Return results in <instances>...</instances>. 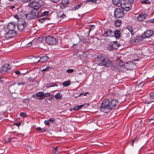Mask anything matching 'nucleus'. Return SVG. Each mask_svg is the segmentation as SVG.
I'll list each match as a JSON object with an SVG mask.
<instances>
[{"mask_svg": "<svg viewBox=\"0 0 154 154\" xmlns=\"http://www.w3.org/2000/svg\"><path fill=\"white\" fill-rule=\"evenodd\" d=\"M119 45L116 41H113L111 42L107 46V49L109 51L115 50L118 48Z\"/></svg>", "mask_w": 154, "mask_h": 154, "instance_id": "0eeeda50", "label": "nucleus"}, {"mask_svg": "<svg viewBox=\"0 0 154 154\" xmlns=\"http://www.w3.org/2000/svg\"><path fill=\"white\" fill-rule=\"evenodd\" d=\"M41 60V63H43L47 61L49 57L47 56H44L40 57Z\"/></svg>", "mask_w": 154, "mask_h": 154, "instance_id": "412c9836", "label": "nucleus"}, {"mask_svg": "<svg viewBox=\"0 0 154 154\" xmlns=\"http://www.w3.org/2000/svg\"><path fill=\"white\" fill-rule=\"evenodd\" d=\"M52 152L53 154H58V146L53 147Z\"/></svg>", "mask_w": 154, "mask_h": 154, "instance_id": "bb28decb", "label": "nucleus"}, {"mask_svg": "<svg viewBox=\"0 0 154 154\" xmlns=\"http://www.w3.org/2000/svg\"><path fill=\"white\" fill-rule=\"evenodd\" d=\"M75 70L72 69H69L66 70L67 72L68 73H71L72 72Z\"/></svg>", "mask_w": 154, "mask_h": 154, "instance_id": "a19ab883", "label": "nucleus"}, {"mask_svg": "<svg viewBox=\"0 0 154 154\" xmlns=\"http://www.w3.org/2000/svg\"><path fill=\"white\" fill-rule=\"evenodd\" d=\"M37 97H38V99L43 100L45 99L44 94L41 92H38L36 93Z\"/></svg>", "mask_w": 154, "mask_h": 154, "instance_id": "f3484780", "label": "nucleus"}, {"mask_svg": "<svg viewBox=\"0 0 154 154\" xmlns=\"http://www.w3.org/2000/svg\"><path fill=\"white\" fill-rule=\"evenodd\" d=\"M47 19L46 17H44L42 18H40L38 20L39 22H40L41 23H42L45 22V20H46Z\"/></svg>", "mask_w": 154, "mask_h": 154, "instance_id": "f704fd0d", "label": "nucleus"}, {"mask_svg": "<svg viewBox=\"0 0 154 154\" xmlns=\"http://www.w3.org/2000/svg\"><path fill=\"white\" fill-rule=\"evenodd\" d=\"M123 9L121 8H116L115 9L114 12L115 17L116 18H119L123 17L124 15V12Z\"/></svg>", "mask_w": 154, "mask_h": 154, "instance_id": "39448f33", "label": "nucleus"}, {"mask_svg": "<svg viewBox=\"0 0 154 154\" xmlns=\"http://www.w3.org/2000/svg\"><path fill=\"white\" fill-rule=\"evenodd\" d=\"M82 5V3H80L75 5L74 7V10H78Z\"/></svg>", "mask_w": 154, "mask_h": 154, "instance_id": "c85d7f7f", "label": "nucleus"}, {"mask_svg": "<svg viewBox=\"0 0 154 154\" xmlns=\"http://www.w3.org/2000/svg\"><path fill=\"white\" fill-rule=\"evenodd\" d=\"M87 2L91 3H95L97 2V0H87Z\"/></svg>", "mask_w": 154, "mask_h": 154, "instance_id": "79ce46f5", "label": "nucleus"}, {"mask_svg": "<svg viewBox=\"0 0 154 154\" xmlns=\"http://www.w3.org/2000/svg\"><path fill=\"white\" fill-rule=\"evenodd\" d=\"M45 41L47 43L50 45H54L56 42V41L54 38L48 35L46 37Z\"/></svg>", "mask_w": 154, "mask_h": 154, "instance_id": "6e6552de", "label": "nucleus"}, {"mask_svg": "<svg viewBox=\"0 0 154 154\" xmlns=\"http://www.w3.org/2000/svg\"><path fill=\"white\" fill-rule=\"evenodd\" d=\"M21 123L20 122L17 123L15 124L14 125L17 126H19L20 125Z\"/></svg>", "mask_w": 154, "mask_h": 154, "instance_id": "052dcab7", "label": "nucleus"}, {"mask_svg": "<svg viewBox=\"0 0 154 154\" xmlns=\"http://www.w3.org/2000/svg\"><path fill=\"white\" fill-rule=\"evenodd\" d=\"M46 131V130L42 128V130H41V132H44Z\"/></svg>", "mask_w": 154, "mask_h": 154, "instance_id": "774afa93", "label": "nucleus"}, {"mask_svg": "<svg viewBox=\"0 0 154 154\" xmlns=\"http://www.w3.org/2000/svg\"><path fill=\"white\" fill-rule=\"evenodd\" d=\"M103 35L105 37H107V36H109L108 34V32L107 30L103 34Z\"/></svg>", "mask_w": 154, "mask_h": 154, "instance_id": "de8ad7c7", "label": "nucleus"}, {"mask_svg": "<svg viewBox=\"0 0 154 154\" xmlns=\"http://www.w3.org/2000/svg\"><path fill=\"white\" fill-rule=\"evenodd\" d=\"M20 116H22L23 117H26V116L27 115L26 113L25 112H21L20 114Z\"/></svg>", "mask_w": 154, "mask_h": 154, "instance_id": "37998d69", "label": "nucleus"}, {"mask_svg": "<svg viewBox=\"0 0 154 154\" xmlns=\"http://www.w3.org/2000/svg\"><path fill=\"white\" fill-rule=\"evenodd\" d=\"M112 110L109 101L108 99H105L102 103L100 110L105 113L109 112Z\"/></svg>", "mask_w": 154, "mask_h": 154, "instance_id": "f257e3e1", "label": "nucleus"}, {"mask_svg": "<svg viewBox=\"0 0 154 154\" xmlns=\"http://www.w3.org/2000/svg\"><path fill=\"white\" fill-rule=\"evenodd\" d=\"M57 86V84L54 82H52L50 83L48 86V88H49L51 87H54V86Z\"/></svg>", "mask_w": 154, "mask_h": 154, "instance_id": "473e14b6", "label": "nucleus"}, {"mask_svg": "<svg viewBox=\"0 0 154 154\" xmlns=\"http://www.w3.org/2000/svg\"><path fill=\"white\" fill-rule=\"evenodd\" d=\"M83 106L84 105H80V106H79V109H81L83 107Z\"/></svg>", "mask_w": 154, "mask_h": 154, "instance_id": "69168bd1", "label": "nucleus"}, {"mask_svg": "<svg viewBox=\"0 0 154 154\" xmlns=\"http://www.w3.org/2000/svg\"><path fill=\"white\" fill-rule=\"evenodd\" d=\"M55 96V97L57 99L58 98V93L56 94Z\"/></svg>", "mask_w": 154, "mask_h": 154, "instance_id": "338daca9", "label": "nucleus"}, {"mask_svg": "<svg viewBox=\"0 0 154 154\" xmlns=\"http://www.w3.org/2000/svg\"><path fill=\"white\" fill-rule=\"evenodd\" d=\"M79 109V106H76L74 107L73 108V110H78Z\"/></svg>", "mask_w": 154, "mask_h": 154, "instance_id": "603ef678", "label": "nucleus"}, {"mask_svg": "<svg viewBox=\"0 0 154 154\" xmlns=\"http://www.w3.org/2000/svg\"><path fill=\"white\" fill-rule=\"evenodd\" d=\"M97 58L102 60L99 63V65L101 66L108 67L112 64V63L109 60L107 59H104L102 55H100L97 57Z\"/></svg>", "mask_w": 154, "mask_h": 154, "instance_id": "f03ea898", "label": "nucleus"}, {"mask_svg": "<svg viewBox=\"0 0 154 154\" xmlns=\"http://www.w3.org/2000/svg\"><path fill=\"white\" fill-rule=\"evenodd\" d=\"M145 84V82L143 81L142 82H140L139 84V87L140 88H142L143 86V85Z\"/></svg>", "mask_w": 154, "mask_h": 154, "instance_id": "ea45409f", "label": "nucleus"}, {"mask_svg": "<svg viewBox=\"0 0 154 154\" xmlns=\"http://www.w3.org/2000/svg\"><path fill=\"white\" fill-rule=\"evenodd\" d=\"M43 3L42 0H39L37 2H32L29 5L31 8H33L32 10L36 11L38 10V9L43 5Z\"/></svg>", "mask_w": 154, "mask_h": 154, "instance_id": "7ed1b4c3", "label": "nucleus"}, {"mask_svg": "<svg viewBox=\"0 0 154 154\" xmlns=\"http://www.w3.org/2000/svg\"><path fill=\"white\" fill-rule=\"evenodd\" d=\"M13 138V137H9L8 138L7 140H6V142L7 143H10L12 140V139Z\"/></svg>", "mask_w": 154, "mask_h": 154, "instance_id": "49530a36", "label": "nucleus"}, {"mask_svg": "<svg viewBox=\"0 0 154 154\" xmlns=\"http://www.w3.org/2000/svg\"><path fill=\"white\" fill-rule=\"evenodd\" d=\"M149 96L151 97V98L154 100V91L150 92L149 94Z\"/></svg>", "mask_w": 154, "mask_h": 154, "instance_id": "c9c22d12", "label": "nucleus"}, {"mask_svg": "<svg viewBox=\"0 0 154 154\" xmlns=\"http://www.w3.org/2000/svg\"><path fill=\"white\" fill-rule=\"evenodd\" d=\"M45 97H49L50 96V94L49 93H46L45 94Z\"/></svg>", "mask_w": 154, "mask_h": 154, "instance_id": "3c124183", "label": "nucleus"}, {"mask_svg": "<svg viewBox=\"0 0 154 154\" xmlns=\"http://www.w3.org/2000/svg\"><path fill=\"white\" fill-rule=\"evenodd\" d=\"M71 84V82L70 81H67L63 82V86L65 87L69 86Z\"/></svg>", "mask_w": 154, "mask_h": 154, "instance_id": "393cba45", "label": "nucleus"}, {"mask_svg": "<svg viewBox=\"0 0 154 154\" xmlns=\"http://www.w3.org/2000/svg\"><path fill=\"white\" fill-rule=\"evenodd\" d=\"M115 23L116 26L118 27L121 25V21L120 20H118L115 21Z\"/></svg>", "mask_w": 154, "mask_h": 154, "instance_id": "a878e982", "label": "nucleus"}, {"mask_svg": "<svg viewBox=\"0 0 154 154\" xmlns=\"http://www.w3.org/2000/svg\"><path fill=\"white\" fill-rule=\"evenodd\" d=\"M27 45H28V46L30 47L32 45V42H29L28 44H27Z\"/></svg>", "mask_w": 154, "mask_h": 154, "instance_id": "e2e57ef3", "label": "nucleus"}, {"mask_svg": "<svg viewBox=\"0 0 154 154\" xmlns=\"http://www.w3.org/2000/svg\"><path fill=\"white\" fill-rule=\"evenodd\" d=\"M131 4L124 2V4H122V5H121V8L123 9L124 11H128L130 10L131 8Z\"/></svg>", "mask_w": 154, "mask_h": 154, "instance_id": "9b49d317", "label": "nucleus"}, {"mask_svg": "<svg viewBox=\"0 0 154 154\" xmlns=\"http://www.w3.org/2000/svg\"><path fill=\"white\" fill-rule=\"evenodd\" d=\"M66 17V16L63 13L61 15L58 16V22L60 21L62 19H65Z\"/></svg>", "mask_w": 154, "mask_h": 154, "instance_id": "5701e85b", "label": "nucleus"}, {"mask_svg": "<svg viewBox=\"0 0 154 154\" xmlns=\"http://www.w3.org/2000/svg\"><path fill=\"white\" fill-rule=\"evenodd\" d=\"M154 102V100L151 98V97L149 96L147 98L145 99L144 103L145 104H149Z\"/></svg>", "mask_w": 154, "mask_h": 154, "instance_id": "a211bd4d", "label": "nucleus"}, {"mask_svg": "<svg viewBox=\"0 0 154 154\" xmlns=\"http://www.w3.org/2000/svg\"><path fill=\"white\" fill-rule=\"evenodd\" d=\"M117 63L118 65L120 66H122L124 65V63L122 61L120 60V59H118L117 61Z\"/></svg>", "mask_w": 154, "mask_h": 154, "instance_id": "c756f323", "label": "nucleus"}, {"mask_svg": "<svg viewBox=\"0 0 154 154\" xmlns=\"http://www.w3.org/2000/svg\"><path fill=\"white\" fill-rule=\"evenodd\" d=\"M107 31L109 37H112V34L114 33V32L110 29L107 30Z\"/></svg>", "mask_w": 154, "mask_h": 154, "instance_id": "7c9ffc66", "label": "nucleus"}, {"mask_svg": "<svg viewBox=\"0 0 154 154\" xmlns=\"http://www.w3.org/2000/svg\"><path fill=\"white\" fill-rule=\"evenodd\" d=\"M62 97V95L61 94L58 93V99H61Z\"/></svg>", "mask_w": 154, "mask_h": 154, "instance_id": "13d9d810", "label": "nucleus"}, {"mask_svg": "<svg viewBox=\"0 0 154 154\" xmlns=\"http://www.w3.org/2000/svg\"><path fill=\"white\" fill-rule=\"evenodd\" d=\"M153 34V31L151 30H146L143 34L142 35V38H148L151 37Z\"/></svg>", "mask_w": 154, "mask_h": 154, "instance_id": "9d476101", "label": "nucleus"}, {"mask_svg": "<svg viewBox=\"0 0 154 154\" xmlns=\"http://www.w3.org/2000/svg\"><path fill=\"white\" fill-rule=\"evenodd\" d=\"M15 8V6L14 5H13V6H11V7H10V9L11 10H12L13 8Z\"/></svg>", "mask_w": 154, "mask_h": 154, "instance_id": "0e129e2a", "label": "nucleus"}, {"mask_svg": "<svg viewBox=\"0 0 154 154\" xmlns=\"http://www.w3.org/2000/svg\"><path fill=\"white\" fill-rule=\"evenodd\" d=\"M89 94V93L88 92H87L85 93H84V92L80 94L79 96H80L83 95H84V96H85L86 95V94Z\"/></svg>", "mask_w": 154, "mask_h": 154, "instance_id": "a18cd8bd", "label": "nucleus"}, {"mask_svg": "<svg viewBox=\"0 0 154 154\" xmlns=\"http://www.w3.org/2000/svg\"><path fill=\"white\" fill-rule=\"evenodd\" d=\"M15 72L18 75H19L21 74L20 72L18 70L15 71Z\"/></svg>", "mask_w": 154, "mask_h": 154, "instance_id": "09e8293b", "label": "nucleus"}, {"mask_svg": "<svg viewBox=\"0 0 154 154\" xmlns=\"http://www.w3.org/2000/svg\"><path fill=\"white\" fill-rule=\"evenodd\" d=\"M124 2L125 3L133 4L134 2V0H124Z\"/></svg>", "mask_w": 154, "mask_h": 154, "instance_id": "72a5a7b5", "label": "nucleus"}, {"mask_svg": "<svg viewBox=\"0 0 154 154\" xmlns=\"http://www.w3.org/2000/svg\"><path fill=\"white\" fill-rule=\"evenodd\" d=\"M136 139H137V137H136L134 138V139H133L132 140V143L131 144V145L132 146H134V142L135 141Z\"/></svg>", "mask_w": 154, "mask_h": 154, "instance_id": "c03bdc74", "label": "nucleus"}, {"mask_svg": "<svg viewBox=\"0 0 154 154\" xmlns=\"http://www.w3.org/2000/svg\"><path fill=\"white\" fill-rule=\"evenodd\" d=\"M17 32L15 30H10L6 33L5 36L3 37V40H8L12 38H13L15 37Z\"/></svg>", "mask_w": 154, "mask_h": 154, "instance_id": "423d86ee", "label": "nucleus"}, {"mask_svg": "<svg viewBox=\"0 0 154 154\" xmlns=\"http://www.w3.org/2000/svg\"><path fill=\"white\" fill-rule=\"evenodd\" d=\"M44 123L46 125H49V122L48 120H45L44 121Z\"/></svg>", "mask_w": 154, "mask_h": 154, "instance_id": "8fccbe9b", "label": "nucleus"}, {"mask_svg": "<svg viewBox=\"0 0 154 154\" xmlns=\"http://www.w3.org/2000/svg\"><path fill=\"white\" fill-rule=\"evenodd\" d=\"M25 84V83L23 82H18L17 83L18 85H23Z\"/></svg>", "mask_w": 154, "mask_h": 154, "instance_id": "4d7b16f0", "label": "nucleus"}, {"mask_svg": "<svg viewBox=\"0 0 154 154\" xmlns=\"http://www.w3.org/2000/svg\"><path fill=\"white\" fill-rule=\"evenodd\" d=\"M138 37H136V38H134L131 37L130 41V42L131 43H134L139 42V39H138Z\"/></svg>", "mask_w": 154, "mask_h": 154, "instance_id": "aec40b11", "label": "nucleus"}, {"mask_svg": "<svg viewBox=\"0 0 154 154\" xmlns=\"http://www.w3.org/2000/svg\"><path fill=\"white\" fill-rule=\"evenodd\" d=\"M26 25V23L24 21L18 23L17 25V28L18 31L20 32L23 31Z\"/></svg>", "mask_w": 154, "mask_h": 154, "instance_id": "1a4fd4ad", "label": "nucleus"}, {"mask_svg": "<svg viewBox=\"0 0 154 154\" xmlns=\"http://www.w3.org/2000/svg\"><path fill=\"white\" fill-rule=\"evenodd\" d=\"M49 12L48 11H45L43 12L41 15V16H44L47 15L48 14Z\"/></svg>", "mask_w": 154, "mask_h": 154, "instance_id": "e433bc0d", "label": "nucleus"}, {"mask_svg": "<svg viewBox=\"0 0 154 154\" xmlns=\"http://www.w3.org/2000/svg\"><path fill=\"white\" fill-rule=\"evenodd\" d=\"M149 22L151 23H154V19H152L149 20Z\"/></svg>", "mask_w": 154, "mask_h": 154, "instance_id": "bf43d9fd", "label": "nucleus"}, {"mask_svg": "<svg viewBox=\"0 0 154 154\" xmlns=\"http://www.w3.org/2000/svg\"><path fill=\"white\" fill-rule=\"evenodd\" d=\"M112 2L115 5H120L121 6V5L122 4L121 0H112Z\"/></svg>", "mask_w": 154, "mask_h": 154, "instance_id": "4be33fe9", "label": "nucleus"}, {"mask_svg": "<svg viewBox=\"0 0 154 154\" xmlns=\"http://www.w3.org/2000/svg\"><path fill=\"white\" fill-rule=\"evenodd\" d=\"M147 16L146 14L144 13H142L140 14L137 17V19L139 21H141L144 20L146 17Z\"/></svg>", "mask_w": 154, "mask_h": 154, "instance_id": "2eb2a0df", "label": "nucleus"}, {"mask_svg": "<svg viewBox=\"0 0 154 154\" xmlns=\"http://www.w3.org/2000/svg\"><path fill=\"white\" fill-rule=\"evenodd\" d=\"M51 69V68L50 67H48L47 68L42 69V72H43L45 71H49Z\"/></svg>", "mask_w": 154, "mask_h": 154, "instance_id": "58836bf2", "label": "nucleus"}, {"mask_svg": "<svg viewBox=\"0 0 154 154\" xmlns=\"http://www.w3.org/2000/svg\"><path fill=\"white\" fill-rule=\"evenodd\" d=\"M14 17L15 18H16L18 20L20 18V17L17 14L14 15Z\"/></svg>", "mask_w": 154, "mask_h": 154, "instance_id": "864d4df0", "label": "nucleus"}, {"mask_svg": "<svg viewBox=\"0 0 154 154\" xmlns=\"http://www.w3.org/2000/svg\"><path fill=\"white\" fill-rule=\"evenodd\" d=\"M36 130L37 131H41V130H42V128H41L40 127H38L36 129Z\"/></svg>", "mask_w": 154, "mask_h": 154, "instance_id": "5fc2aeb1", "label": "nucleus"}, {"mask_svg": "<svg viewBox=\"0 0 154 154\" xmlns=\"http://www.w3.org/2000/svg\"><path fill=\"white\" fill-rule=\"evenodd\" d=\"M109 102L112 109L113 108L117 107L118 106V101L117 100L115 99L109 101Z\"/></svg>", "mask_w": 154, "mask_h": 154, "instance_id": "4468645a", "label": "nucleus"}, {"mask_svg": "<svg viewBox=\"0 0 154 154\" xmlns=\"http://www.w3.org/2000/svg\"><path fill=\"white\" fill-rule=\"evenodd\" d=\"M39 14V11L38 10H36L35 11V10L32 9L29 13L26 14L25 16L27 19L32 20L37 17Z\"/></svg>", "mask_w": 154, "mask_h": 154, "instance_id": "20e7f679", "label": "nucleus"}, {"mask_svg": "<svg viewBox=\"0 0 154 154\" xmlns=\"http://www.w3.org/2000/svg\"><path fill=\"white\" fill-rule=\"evenodd\" d=\"M48 121L49 122H53L54 121V118H51L50 119H49L48 120Z\"/></svg>", "mask_w": 154, "mask_h": 154, "instance_id": "6e6d98bb", "label": "nucleus"}, {"mask_svg": "<svg viewBox=\"0 0 154 154\" xmlns=\"http://www.w3.org/2000/svg\"><path fill=\"white\" fill-rule=\"evenodd\" d=\"M95 28V26L94 25H91L89 27V32L91 30H93Z\"/></svg>", "mask_w": 154, "mask_h": 154, "instance_id": "4c0bfd02", "label": "nucleus"}, {"mask_svg": "<svg viewBox=\"0 0 154 154\" xmlns=\"http://www.w3.org/2000/svg\"><path fill=\"white\" fill-rule=\"evenodd\" d=\"M141 3L142 4H149L150 2L148 0H145L141 1Z\"/></svg>", "mask_w": 154, "mask_h": 154, "instance_id": "2f4dec72", "label": "nucleus"}, {"mask_svg": "<svg viewBox=\"0 0 154 154\" xmlns=\"http://www.w3.org/2000/svg\"><path fill=\"white\" fill-rule=\"evenodd\" d=\"M35 59H38L37 61H36V60H35L33 63H38L39 62L41 63V59L40 57L38 56H35L33 57Z\"/></svg>", "mask_w": 154, "mask_h": 154, "instance_id": "6ab92c4d", "label": "nucleus"}, {"mask_svg": "<svg viewBox=\"0 0 154 154\" xmlns=\"http://www.w3.org/2000/svg\"><path fill=\"white\" fill-rule=\"evenodd\" d=\"M15 27L16 23L14 22H11L7 25V27L9 30H15Z\"/></svg>", "mask_w": 154, "mask_h": 154, "instance_id": "dca6fc26", "label": "nucleus"}, {"mask_svg": "<svg viewBox=\"0 0 154 154\" xmlns=\"http://www.w3.org/2000/svg\"><path fill=\"white\" fill-rule=\"evenodd\" d=\"M1 69L3 71L9 72L11 71V67L9 64H5L2 67Z\"/></svg>", "mask_w": 154, "mask_h": 154, "instance_id": "ddd939ff", "label": "nucleus"}, {"mask_svg": "<svg viewBox=\"0 0 154 154\" xmlns=\"http://www.w3.org/2000/svg\"><path fill=\"white\" fill-rule=\"evenodd\" d=\"M61 5H60V8L61 9H63L66 7L69 4V0H61V3H60Z\"/></svg>", "mask_w": 154, "mask_h": 154, "instance_id": "f8f14e48", "label": "nucleus"}, {"mask_svg": "<svg viewBox=\"0 0 154 154\" xmlns=\"http://www.w3.org/2000/svg\"><path fill=\"white\" fill-rule=\"evenodd\" d=\"M51 1L54 3H57L58 2V0H51Z\"/></svg>", "mask_w": 154, "mask_h": 154, "instance_id": "680f3d73", "label": "nucleus"}, {"mask_svg": "<svg viewBox=\"0 0 154 154\" xmlns=\"http://www.w3.org/2000/svg\"><path fill=\"white\" fill-rule=\"evenodd\" d=\"M127 29L129 31L132 35H134V32L131 27L130 26H128L127 27Z\"/></svg>", "mask_w": 154, "mask_h": 154, "instance_id": "cd10ccee", "label": "nucleus"}, {"mask_svg": "<svg viewBox=\"0 0 154 154\" xmlns=\"http://www.w3.org/2000/svg\"><path fill=\"white\" fill-rule=\"evenodd\" d=\"M115 36L116 38H119L120 36V33L119 31L116 30L114 32Z\"/></svg>", "mask_w": 154, "mask_h": 154, "instance_id": "b1692460", "label": "nucleus"}]
</instances>
